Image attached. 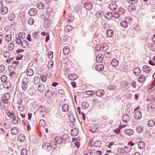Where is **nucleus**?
<instances>
[{"label": "nucleus", "instance_id": "bf43d9fd", "mask_svg": "<svg viewBox=\"0 0 155 155\" xmlns=\"http://www.w3.org/2000/svg\"><path fill=\"white\" fill-rule=\"evenodd\" d=\"M1 79L2 82H4L6 81L7 79V78L6 75H3L1 77Z\"/></svg>", "mask_w": 155, "mask_h": 155}, {"label": "nucleus", "instance_id": "ea45409f", "mask_svg": "<svg viewBox=\"0 0 155 155\" xmlns=\"http://www.w3.org/2000/svg\"><path fill=\"white\" fill-rule=\"evenodd\" d=\"M113 34V31L111 29H109L108 30L107 32V35L108 37H111Z\"/></svg>", "mask_w": 155, "mask_h": 155}, {"label": "nucleus", "instance_id": "f8f14e48", "mask_svg": "<svg viewBox=\"0 0 155 155\" xmlns=\"http://www.w3.org/2000/svg\"><path fill=\"white\" fill-rule=\"evenodd\" d=\"M122 120L123 122L126 123L129 121V116L127 114H124L122 117Z\"/></svg>", "mask_w": 155, "mask_h": 155}, {"label": "nucleus", "instance_id": "774afa93", "mask_svg": "<svg viewBox=\"0 0 155 155\" xmlns=\"http://www.w3.org/2000/svg\"><path fill=\"white\" fill-rule=\"evenodd\" d=\"M5 70V67L4 65L2 64L0 66V72H3Z\"/></svg>", "mask_w": 155, "mask_h": 155}, {"label": "nucleus", "instance_id": "423d86ee", "mask_svg": "<svg viewBox=\"0 0 155 155\" xmlns=\"http://www.w3.org/2000/svg\"><path fill=\"white\" fill-rule=\"evenodd\" d=\"M84 5L85 9L87 10H91L93 7L92 4L89 2L85 3Z\"/></svg>", "mask_w": 155, "mask_h": 155}, {"label": "nucleus", "instance_id": "9d476101", "mask_svg": "<svg viewBox=\"0 0 155 155\" xmlns=\"http://www.w3.org/2000/svg\"><path fill=\"white\" fill-rule=\"evenodd\" d=\"M37 6L38 8L40 9H43L46 8V7H48L41 2H38L37 4Z\"/></svg>", "mask_w": 155, "mask_h": 155}, {"label": "nucleus", "instance_id": "de8ad7c7", "mask_svg": "<svg viewBox=\"0 0 155 155\" xmlns=\"http://www.w3.org/2000/svg\"><path fill=\"white\" fill-rule=\"evenodd\" d=\"M136 130L137 132L140 133L143 132V129L142 126H139L137 127Z\"/></svg>", "mask_w": 155, "mask_h": 155}, {"label": "nucleus", "instance_id": "0eeeda50", "mask_svg": "<svg viewBox=\"0 0 155 155\" xmlns=\"http://www.w3.org/2000/svg\"><path fill=\"white\" fill-rule=\"evenodd\" d=\"M37 12V10L36 8H31L28 11V14L29 15L31 16H33L35 15Z\"/></svg>", "mask_w": 155, "mask_h": 155}, {"label": "nucleus", "instance_id": "a18cd8bd", "mask_svg": "<svg viewBox=\"0 0 155 155\" xmlns=\"http://www.w3.org/2000/svg\"><path fill=\"white\" fill-rule=\"evenodd\" d=\"M121 26L124 28H126L128 26V23L127 21H122L120 22Z\"/></svg>", "mask_w": 155, "mask_h": 155}, {"label": "nucleus", "instance_id": "79ce46f5", "mask_svg": "<svg viewBox=\"0 0 155 155\" xmlns=\"http://www.w3.org/2000/svg\"><path fill=\"white\" fill-rule=\"evenodd\" d=\"M131 150V148L129 147L125 146L124 148V151L126 153L130 152Z\"/></svg>", "mask_w": 155, "mask_h": 155}, {"label": "nucleus", "instance_id": "7ed1b4c3", "mask_svg": "<svg viewBox=\"0 0 155 155\" xmlns=\"http://www.w3.org/2000/svg\"><path fill=\"white\" fill-rule=\"evenodd\" d=\"M2 101L5 104L8 103L9 100L10 99V94L8 93L4 94L2 96Z\"/></svg>", "mask_w": 155, "mask_h": 155}, {"label": "nucleus", "instance_id": "6e6552de", "mask_svg": "<svg viewBox=\"0 0 155 155\" xmlns=\"http://www.w3.org/2000/svg\"><path fill=\"white\" fill-rule=\"evenodd\" d=\"M108 8L111 10L114 11L117 8V5L114 3H111L108 5Z\"/></svg>", "mask_w": 155, "mask_h": 155}, {"label": "nucleus", "instance_id": "338daca9", "mask_svg": "<svg viewBox=\"0 0 155 155\" xmlns=\"http://www.w3.org/2000/svg\"><path fill=\"white\" fill-rule=\"evenodd\" d=\"M15 38H16V39H15L16 43L17 44H18V45H20V44H21V43H22V41H21V40L19 38H17V36H15Z\"/></svg>", "mask_w": 155, "mask_h": 155}, {"label": "nucleus", "instance_id": "6e6d98bb", "mask_svg": "<svg viewBox=\"0 0 155 155\" xmlns=\"http://www.w3.org/2000/svg\"><path fill=\"white\" fill-rule=\"evenodd\" d=\"M96 15L97 17L100 18L103 15L104 13L101 11L97 12H96Z\"/></svg>", "mask_w": 155, "mask_h": 155}, {"label": "nucleus", "instance_id": "f704fd0d", "mask_svg": "<svg viewBox=\"0 0 155 155\" xmlns=\"http://www.w3.org/2000/svg\"><path fill=\"white\" fill-rule=\"evenodd\" d=\"M53 93L50 91L48 90L45 93V96L48 98H51L53 95Z\"/></svg>", "mask_w": 155, "mask_h": 155}, {"label": "nucleus", "instance_id": "4d7b16f0", "mask_svg": "<svg viewBox=\"0 0 155 155\" xmlns=\"http://www.w3.org/2000/svg\"><path fill=\"white\" fill-rule=\"evenodd\" d=\"M14 48V45L13 43H10L9 44L8 48L9 51H12Z\"/></svg>", "mask_w": 155, "mask_h": 155}, {"label": "nucleus", "instance_id": "680f3d73", "mask_svg": "<svg viewBox=\"0 0 155 155\" xmlns=\"http://www.w3.org/2000/svg\"><path fill=\"white\" fill-rule=\"evenodd\" d=\"M107 88L110 90H114L116 89V86L114 85H110L107 87Z\"/></svg>", "mask_w": 155, "mask_h": 155}, {"label": "nucleus", "instance_id": "c03bdc74", "mask_svg": "<svg viewBox=\"0 0 155 155\" xmlns=\"http://www.w3.org/2000/svg\"><path fill=\"white\" fill-rule=\"evenodd\" d=\"M64 92L62 89L59 90L58 91V94L61 97H63L64 95Z\"/></svg>", "mask_w": 155, "mask_h": 155}, {"label": "nucleus", "instance_id": "a19ab883", "mask_svg": "<svg viewBox=\"0 0 155 155\" xmlns=\"http://www.w3.org/2000/svg\"><path fill=\"white\" fill-rule=\"evenodd\" d=\"M8 8L5 7L2 8L1 10V13L2 14H5L8 12Z\"/></svg>", "mask_w": 155, "mask_h": 155}, {"label": "nucleus", "instance_id": "8fccbe9b", "mask_svg": "<svg viewBox=\"0 0 155 155\" xmlns=\"http://www.w3.org/2000/svg\"><path fill=\"white\" fill-rule=\"evenodd\" d=\"M21 155H27L28 154L27 150L25 148L21 149Z\"/></svg>", "mask_w": 155, "mask_h": 155}, {"label": "nucleus", "instance_id": "5fc2aeb1", "mask_svg": "<svg viewBox=\"0 0 155 155\" xmlns=\"http://www.w3.org/2000/svg\"><path fill=\"white\" fill-rule=\"evenodd\" d=\"M113 17H115V18H119L120 16L118 12H115L114 11L113 12Z\"/></svg>", "mask_w": 155, "mask_h": 155}, {"label": "nucleus", "instance_id": "b1692460", "mask_svg": "<svg viewBox=\"0 0 155 155\" xmlns=\"http://www.w3.org/2000/svg\"><path fill=\"white\" fill-rule=\"evenodd\" d=\"M38 91L41 92H43L45 90V86L44 84H40L38 87Z\"/></svg>", "mask_w": 155, "mask_h": 155}, {"label": "nucleus", "instance_id": "69168bd1", "mask_svg": "<svg viewBox=\"0 0 155 155\" xmlns=\"http://www.w3.org/2000/svg\"><path fill=\"white\" fill-rule=\"evenodd\" d=\"M118 152L119 153L120 155H124V151L122 147L119 148L117 150Z\"/></svg>", "mask_w": 155, "mask_h": 155}, {"label": "nucleus", "instance_id": "aec40b11", "mask_svg": "<svg viewBox=\"0 0 155 155\" xmlns=\"http://www.w3.org/2000/svg\"><path fill=\"white\" fill-rule=\"evenodd\" d=\"M141 72V71L139 68H135L133 71V72L134 75L136 76L139 75Z\"/></svg>", "mask_w": 155, "mask_h": 155}, {"label": "nucleus", "instance_id": "49530a36", "mask_svg": "<svg viewBox=\"0 0 155 155\" xmlns=\"http://www.w3.org/2000/svg\"><path fill=\"white\" fill-rule=\"evenodd\" d=\"M101 145V141H100L97 140L94 143L93 145L94 147H100Z\"/></svg>", "mask_w": 155, "mask_h": 155}, {"label": "nucleus", "instance_id": "f257e3e1", "mask_svg": "<svg viewBox=\"0 0 155 155\" xmlns=\"http://www.w3.org/2000/svg\"><path fill=\"white\" fill-rule=\"evenodd\" d=\"M69 136L67 134H64L62 137L57 136L54 139L55 142L59 144L62 143L65 144L67 143L69 140Z\"/></svg>", "mask_w": 155, "mask_h": 155}, {"label": "nucleus", "instance_id": "4c0bfd02", "mask_svg": "<svg viewBox=\"0 0 155 155\" xmlns=\"http://www.w3.org/2000/svg\"><path fill=\"white\" fill-rule=\"evenodd\" d=\"M103 57H102L101 54H99L96 58V61L98 63L101 62L103 60Z\"/></svg>", "mask_w": 155, "mask_h": 155}, {"label": "nucleus", "instance_id": "f03ea898", "mask_svg": "<svg viewBox=\"0 0 155 155\" xmlns=\"http://www.w3.org/2000/svg\"><path fill=\"white\" fill-rule=\"evenodd\" d=\"M29 84V80L26 78H24L21 83V87L23 91H25L27 88Z\"/></svg>", "mask_w": 155, "mask_h": 155}, {"label": "nucleus", "instance_id": "1a4fd4ad", "mask_svg": "<svg viewBox=\"0 0 155 155\" xmlns=\"http://www.w3.org/2000/svg\"><path fill=\"white\" fill-rule=\"evenodd\" d=\"M142 70L145 73H148L150 72L151 68L147 65H144L142 67Z\"/></svg>", "mask_w": 155, "mask_h": 155}, {"label": "nucleus", "instance_id": "0e129e2a", "mask_svg": "<svg viewBox=\"0 0 155 155\" xmlns=\"http://www.w3.org/2000/svg\"><path fill=\"white\" fill-rule=\"evenodd\" d=\"M33 38H34V39L35 40V39H37V38H38L39 36V35L38 34V32H35V33H34L33 35Z\"/></svg>", "mask_w": 155, "mask_h": 155}, {"label": "nucleus", "instance_id": "4be33fe9", "mask_svg": "<svg viewBox=\"0 0 155 155\" xmlns=\"http://www.w3.org/2000/svg\"><path fill=\"white\" fill-rule=\"evenodd\" d=\"M147 108L149 111H152L155 109V105L153 104H150L147 105Z\"/></svg>", "mask_w": 155, "mask_h": 155}, {"label": "nucleus", "instance_id": "bb28decb", "mask_svg": "<svg viewBox=\"0 0 155 155\" xmlns=\"http://www.w3.org/2000/svg\"><path fill=\"white\" fill-rule=\"evenodd\" d=\"M25 136L22 134L19 135L18 137V140L21 142H23L25 140Z\"/></svg>", "mask_w": 155, "mask_h": 155}, {"label": "nucleus", "instance_id": "9b49d317", "mask_svg": "<svg viewBox=\"0 0 155 155\" xmlns=\"http://www.w3.org/2000/svg\"><path fill=\"white\" fill-rule=\"evenodd\" d=\"M15 36H17V38L23 39L25 37V32H19L18 34H16Z\"/></svg>", "mask_w": 155, "mask_h": 155}, {"label": "nucleus", "instance_id": "864d4df0", "mask_svg": "<svg viewBox=\"0 0 155 155\" xmlns=\"http://www.w3.org/2000/svg\"><path fill=\"white\" fill-rule=\"evenodd\" d=\"M10 54L9 52L8 51H5L3 53V56L6 58H8L10 57Z\"/></svg>", "mask_w": 155, "mask_h": 155}, {"label": "nucleus", "instance_id": "4468645a", "mask_svg": "<svg viewBox=\"0 0 155 155\" xmlns=\"http://www.w3.org/2000/svg\"><path fill=\"white\" fill-rule=\"evenodd\" d=\"M111 64L113 66L116 67L119 64V61L116 59H113L111 61Z\"/></svg>", "mask_w": 155, "mask_h": 155}, {"label": "nucleus", "instance_id": "a211bd4d", "mask_svg": "<svg viewBox=\"0 0 155 155\" xmlns=\"http://www.w3.org/2000/svg\"><path fill=\"white\" fill-rule=\"evenodd\" d=\"M21 46L24 48H26L28 47L29 46L28 41L26 40H23L22 41Z\"/></svg>", "mask_w": 155, "mask_h": 155}, {"label": "nucleus", "instance_id": "ddd939ff", "mask_svg": "<svg viewBox=\"0 0 155 155\" xmlns=\"http://www.w3.org/2000/svg\"><path fill=\"white\" fill-rule=\"evenodd\" d=\"M95 68L99 71H102L104 69V66L103 64H98L95 66Z\"/></svg>", "mask_w": 155, "mask_h": 155}, {"label": "nucleus", "instance_id": "7c9ffc66", "mask_svg": "<svg viewBox=\"0 0 155 155\" xmlns=\"http://www.w3.org/2000/svg\"><path fill=\"white\" fill-rule=\"evenodd\" d=\"M69 118L70 121L72 123H74L76 121V117L74 115L71 114L69 115Z\"/></svg>", "mask_w": 155, "mask_h": 155}, {"label": "nucleus", "instance_id": "72a5a7b5", "mask_svg": "<svg viewBox=\"0 0 155 155\" xmlns=\"http://www.w3.org/2000/svg\"><path fill=\"white\" fill-rule=\"evenodd\" d=\"M117 11L120 16H122L125 12V10L121 8H118Z\"/></svg>", "mask_w": 155, "mask_h": 155}, {"label": "nucleus", "instance_id": "5701e85b", "mask_svg": "<svg viewBox=\"0 0 155 155\" xmlns=\"http://www.w3.org/2000/svg\"><path fill=\"white\" fill-rule=\"evenodd\" d=\"M146 80V78L143 75H140L138 78V81L140 83L144 82Z\"/></svg>", "mask_w": 155, "mask_h": 155}, {"label": "nucleus", "instance_id": "3c124183", "mask_svg": "<svg viewBox=\"0 0 155 155\" xmlns=\"http://www.w3.org/2000/svg\"><path fill=\"white\" fill-rule=\"evenodd\" d=\"M28 93L30 95H33L35 91L32 88H30L28 91Z\"/></svg>", "mask_w": 155, "mask_h": 155}, {"label": "nucleus", "instance_id": "dca6fc26", "mask_svg": "<svg viewBox=\"0 0 155 155\" xmlns=\"http://www.w3.org/2000/svg\"><path fill=\"white\" fill-rule=\"evenodd\" d=\"M95 94L97 96H102L104 94V91L102 89L98 90L96 91Z\"/></svg>", "mask_w": 155, "mask_h": 155}, {"label": "nucleus", "instance_id": "c9c22d12", "mask_svg": "<svg viewBox=\"0 0 155 155\" xmlns=\"http://www.w3.org/2000/svg\"><path fill=\"white\" fill-rule=\"evenodd\" d=\"M138 145L139 149H143L145 147V144L144 142L143 141H140Z\"/></svg>", "mask_w": 155, "mask_h": 155}, {"label": "nucleus", "instance_id": "603ef678", "mask_svg": "<svg viewBox=\"0 0 155 155\" xmlns=\"http://www.w3.org/2000/svg\"><path fill=\"white\" fill-rule=\"evenodd\" d=\"M12 39V35L11 34L6 35L5 37V40L8 41H10Z\"/></svg>", "mask_w": 155, "mask_h": 155}, {"label": "nucleus", "instance_id": "09e8293b", "mask_svg": "<svg viewBox=\"0 0 155 155\" xmlns=\"http://www.w3.org/2000/svg\"><path fill=\"white\" fill-rule=\"evenodd\" d=\"M128 2L130 4L134 5H137L138 3L137 0H127Z\"/></svg>", "mask_w": 155, "mask_h": 155}, {"label": "nucleus", "instance_id": "a878e982", "mask_svg": "<svg viewBox=\"0 0 155 155\" xmlns=\"http://www.w3.org/2000/svg\"><path fill=\"white\" fill-rule=\"evenodd\" d=\"M68 77L69 80L73 81L76 79L77 75L74 74H70L68 75Z\"/></svg>", "mask_w": 155, "mask_h": 155}, {"label": "nucleus", "instance_id": "2f4dec72", "mask_svg": "<svg viewBox=\"0 0 155 155\" xmlns=\"http://www.w3.org/2000/svg\"><path fill=\"white\" fill-rule=\"evenodd\" d=\"M89 106V104L86 101L83 102L81 104V107L82 109H86Z\"/></svg>", "mask_w": 155, "mask_h": 155}, {"label": "nucleus", "instance_id": "37998d69", "mask_svg": "<svg viewBox=\"0 0 155 155\" xmlns=\"http://www.w3.org/2000/svg\"><path fill=\"white\" fill-rule=\"evenodd\" d=\"M40 80L38 76H35L34 79V82L35 84H38L39 83Z\"/></svg>", "mask_w": 155, "mask_h": 155}, {"label": "nucleus", "instance_id": "e433bc0d", "mask_svg": "<svg viewBox=\"0 0 155 155\" xmlns=\"http://www.w3.org/2000/svg\"><path fill=\"white\" fill-rule=\"evenodd\" d=\"M15 15L13 13H11L8 15V18L10 21H13L15 18Z\"/></svg>", "mask_w": 155, "mask_h": 155}, {"label": "nucleus", "instance_id": "412c9836", "mask_svg": "<svg viewBox=\"0 0 155 155\" xmlns=\"http://www.w3.org/2000/svg\"><path fill=\"white\" fill-rule=\"evenodd\" d=\"M135 6H136L132 4L130 5L127 8L128 11L130 12H132L135 11L136 10Z\"/></svg>", "mask_w": 155, "mask_h": 155}, {"label": "nucleus", "instance_id": "f3484780", "mask_svg": "<svg viewBox=\"0 0 155 155\" xmlns=\"http://www.w3.org/2000/svg\"><path fill=\"white\" fill-rule=\"evenodd\" d=\"M90 131L92 133H94L98 131V125L97 124L94 125L92 127V128L90 129Z\"/></svg>", "mask_w": 155, "mask_h": 155}, {"label": "nucleus", "instance_id": "e2e57ef3", "mask_svg": "<svg viewBox=\"0 0 155 155\" xmlns=\"http://www.w3.org/2000/svg\"><path fill=\"white\" fill-rule=\"evenodd\" d=\"M19 110L20 111H23L25 110V108L24 106L22 104H20L18 106Z\"/></svg>", "mask_w": 155, "mask_h": 155}, {"label": "nucleus", "instance_id": "58836bf2", "mask_svg": "<svg viewBox=\"0 0 155 155\" xmlns=\"http://www.w3.org/2000/svg\"><path fill=\"white\" fill-rule=\"evenodd\" d=\"M155 124L154 120H149L147 123V125L149 127H152Z\"/></svg>", "mask_w": 155, "mask_h": 155}, {"label": "nucleus", "instance_id": "393cba45", "mask_svg": "<svg viewBox=\"0 0 155 155\" xmlns=\"http://www.w3.org/2000/svg\"><path fill=\"white\" fill-rule=\"evenodd\" d=\"M113 12H107L104 15V17L107 19H110L113 17Z\"/></svg>", "mask_w": 155, "mask_h": 155}, {"label": "nucleus", "instance_id": "c85d7f7f", "mask_svg": "<svg viewBox=\"0 0 155 155\" xmlns=\"http://www.w3.org/2000/svg\"><path fill=\"white\" fill-rule=\"evenodd\" d=\"M64 31L66 32H69L72 30V27L69 25H67L64 28Z\"/></svg>", "mask_w": 155, "mask_h": 155}, {"label": "nucleus", "instance_id": "39448f33", "mask_svg": "<svg viewBox=\"0 0 155 155\" xmlns=\"http://www.w3.org/2000/svg\"><path fill=\"white\" fill-rule=\"evenodd\" d=\"M42 148L46 150L49 151L51 149V147L49 144L47 142H45L43 143L42 145Z\"/></svg>", "mask_w": 155, "mask_h": 155}, {"label": "nucleus", "instance_id": "c756f323", "mask_svg": "<svg viewBox=\"0 0 155 155\" xmlns=\"http://www.w3.org/2000/svg\"><path fill=\"white\" fill-rule=\"evenodd\" d=\"M70 51L69 48L68 46L65 47L63 49V52L64 55H68Z\"/></svg>", "mask_w": 155, "mask_h": 155}, {"label": "nucleus", "instance_id": "13d9d810", "mask_svg": "<svg viewBox=\"0 0 155 155\" xmlns=\"http://www.w3.org/2000/svg\"><path fill=\"white\" fill-rule=\"evenodd\" d=\"M101 47L102 50L104 51H106L108 48L107 45L106 43L103 44Z\"/></svg>", "mask_w": 155, "mask_h": 155}, {"label": "nucleus", "instance_id": "473e14b6", "mask_svg": "<svg viewBox=\"0 0 155 155\" xmlns=\"http://www.w3.org/2000/svg\"><path fill=\"white\" fill-rule=\"evenodd\" d=\"M33 74V71L32 69L29 68L27 71L26 74L28 76H31Z\"/></svg>", "mask_w": 155, "mask_h": 155}, {"label": "nucleus", "instance_id": "6ab92c4d", "mask_svg": "<svg viewBox=\"0 0 155 155\" xmlns=\"http://www.w3.org/2000/svg\"><path fill=\"white\" fill-rule=\"evenodd\" d=\"M124 133L130 136L133 134L134 131L131 129H127L125 130Z\"/></svg>", "mask_w": 155, "mask_h": 155}, {"label": "nucleus", "instance_id": "2eb2a0df", "mask_svg": "<svg viewBox=\"0 0 155 155\" xmlns=\"http://www.w3.org/2000/svg\"><path fill=\"white\" fill-rule=\"evenodd\" d=\"M135 118L137 119H140L141 117V112L140 110L136 111L134 114Z\"/></svg>", "mask_w": 155, "mask_h": 155}, {"label": "nucleus", "instance_id": "cd10ccee", "mask_svg": "<svg viewBox=\"0 0 155 155\" xmlns=\"http://www.w3.org/2000/svg\"><path fill=\"white\" fill-rule=\"evenodd\" d=\"M69 108V105L67 104H64L62 106V110L63 111L66 112L68 110Z\"/></svg>", "mask_w": 155, "mask_h": 155}, {"label": "nucleus", "instance_id": "052dcab7", "mask_svg": "<svg viewBox=\"0 0 155 155\" xmlns=\"http://www.w3.org/2000/svg\"><path fill=\"white\" fill-rule=\"evenodd\" d=\"M35 21L32 18H30L28 21V23L30 25H32L34 24Z\"/></svg>", "mask_w": 155, "mask_h": 155}, {"label": "nucleus", "instance_id": "20e7f679", "mask_svg": "<svg viewBox=\"0 0 155 155\" xmlns=\"http://www.w3.org/2000/svg\"><path fill=\"white\" fill-rule=\"evenodd\" d=\"M19 132L18 129L17 127H13L11 128V134L13 135H15L18 134Z\"/></svg>", "mask_w": 155, "mask_h": 155}]
</instances>
